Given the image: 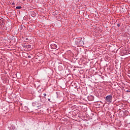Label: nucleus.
<instances>
[{
    "label": "nucleus",
    "mask_w": 130,
    "mask_h": 130,
    "mask_svg": "<svg viewBox=\"0 0 130 130\" xmlns=\"http://www.w3.org/2000/svg\"><path fill=\"white\" fill-rule=\"evenodd\" d=\"M48 100L49 101H50V102H52L51 101H50V99H48Z\"/></svg>",
    "instance_id": "nucleus-10"
},
{
    "label": "nucleus",
    "mask_w": 130,
    "mask_h": 130,
    "mask_svg": "<svg viewBox=\"0 0 130 130\" xmlns=\"http://www.w3.org/2000/svg\"><path fill=\"white\" fill-rule=\"evenodd\" d=\"M128 124H130V122H129Z\"/></svg>",
    "instance_id": "nucleus-14"
},
{
    "label": "nucleus",
    "mask_w": 130,
    "mask_h": 130,
    "mask_svg": "<svg viewBox=\"0 0 130 130\" xmlns=\"http://www.w3.org/2000/svg\"><path fill=\"white\" fill-rule=\"evenodd\" d=\"M8 128H9L10 130H14L15 128V125L8 124Z\"/></svg>",
    "instance_id": "nucleus-5"
},
{
    "label": "nucleus",
    "mask_w": 130,
    "mask_h": 130,
    "mask_svg": "<svg viewBox=\"0 0 130 130\" xmlns=\"http://www.w3.org/2000/svg\"><path fill=\"white\" fill-rule=\"evenodd\" d=\"M26 40H28V38H26Z\"/></svg>",
    "instance_id": "nucleus-13"
},
{
    "label": "nucleus",
    "mask_w": 130,
    "mask_h": 130,
    "mask_svg": "<svg viewBox=\"0 0 130 130\" xmlns=\"http://www.w3.org/2000/svg\"><path fill=\"white\" fill-rule=\"evenodd\" d=\"M112 94L107 95L105 98V100L106 102H108V103H111L112 102Z\"/></svg>",
    "instance_id": "nucleus-1"
},
{
    "label": "nucleus",
    "mask_w": 130,
    "mask_h": 130,
    "mask_svg": "<svg viewBox=\"0 0 130 130\" xmlns=\"http://www.w3.org/2000/svg\"><path fill=\"white\" fill-rule=\"evenodd\" d=\"M13 5H15V3H13Z\"/></svg>",
    "instance_id": "nucleus-12"
},
{
    "label": "nucleus",
    "mask_w": 130,
    "mask_h": 130,
    "mask_svg": "<svg viewBox=\"0 0 130 130\" xmlns=\"http://www.w3.org/2000/svg\"><path fill=\"white\" fill-rule=\"evenodd\" d=\"M51 47L52 49H56L57 46L55 44H52L51 45Z\"/></svg>",
    "instance_id": "nucleus-6"
},
{
    "label": "nucleus",
    "mask_w": 130,
    "mask_h": 130,
    "mask_svg": "<svg viewBox=\"0 0 130 130\" xmlns=\"http://www.w3.org/2000/svg\"><path fill=\"white\" fill-rule=\"evenodd\" d=\"M5 24H6V19H4V18H1L0 26H1V27H4V26H5Z\"/></svg>",
    "instance_id": "nucleus-3"
},
{
    "label": "nucleus",
    "mask_w": 130,
    "mask_h": 130,
    "mask_svg": "<svg viewBox=\"0 0 130 130\" xmlns=\"http://www.w3.org/2000/svg\"><path fill=\"white\" fill-rule=\"evenodd\" d=\"M32 105L34 107H36L37 108H39L41 107V104L37 102L32 103Z\"/></svg>",
    "instance_id": "nucleus-2"
},
{
    "label": "nucleus",
    "mask_w": 130,
    "mask_h": 130,
    "mask_svg": "<svg viewBox=\"0 0 130 130\" xmlns=\"http://www.w3.org/2000/svg\"><path fill=\"white\" fill-rule=\"evenodd\" d=\"M21 8H22L21 6H17L16 7V9L17 10H20V9H21Z\"/></svg>",
    "instance_id": "nucleus-7"
},
{
    "label": "nucleus",
    "mask_w": 130,
    "mask_h": 130,
    "mask_svg": "<svg viewBox=\"0 0 130 130\" xmlns=\"http://www.w3.org/2000/svg\"><path fill=\"white\" fill-rule=\"evenodd\" d=\"M44 96H46V93H44Z\"/></svg>",
    "instance_id": "nucleus-11"
},
{
    "label": "nucleus",
    "mask_w": 130,
    "mask_h": 130,
    "mask_svg": "<svg viewBox=\"0 0 130 130\" xmlns=\"http://www.w3.org/2000/svg\"><path fill=\"white\" fill-rule=\"evenodd\" d=\"M28 58H31V56L28 55Z\"/></svg>",
    "instance_id": "nucleus-9"
},
{
    "label": "nucleus",
    "mask_w": 130,
    "mask_h": 130,
    "mask_svg": "<svg viewBox=\"0 0 130 130\" xmlns=\"http://www.w3.org/2000/svg\"><path fill=\"white\" fill-rule=\"evenodd\" d=\"M117 27H120V24H119V23L117 24Z\"/></svg>",
    "instance_id": "nucleus-8"
},
{
    "label": "nucleus",
    "mask_w": 130,
    "mask_h": 130,
    "mask_svg": "<svg viewBox=\"0 0 130 130\" xmlns=\"http://www.w3.org/2000/svg\"><path fill=\"white\" fill-rule=\"evenodd\" d=\"M75 43L77 45H82V44H83V43H84V42H83L81 40L79 39L77 41H76Z\"/></svg>",
    "instance_id": "nucleus-4"
}]
</instances>
